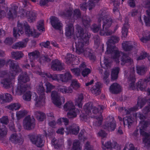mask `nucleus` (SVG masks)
<instances>
[{
  "mask_svg": "<svg viewBox=\"0 0 150 150\" xmlns=\"http://www.w3.org/2000/svg\"><path fill=\"white\" fill-rule=\"evenodd\" d=\"M17 29L16 28H13V35L15 37H16L17 35L20 36L19 33L22 34L24 32V29L25 33L29 36H32L34 38H37L40 34V33L35 32V30L31 29L29 25L27 22H23L22 23L18 22Z\"/></svg>",
  "mask_w": 150,
  "mask_h": 150,
  "instance_id": "f257e3e1",
  "label": "nucleus"
},
{
  "mask_svg": "<svg viewBox=\"0 0 150 150\" xmlns=\"http://www.w3.org/2000/svg\"><path fill=\"white\" fill-rule=\"evenodd\" d=\"M120 39L119 37L116 36H112L107 42V48H109L112 51V54L114 60L116 63H119L120 61L119 58L120 56L119 51L116 49V47L111 45V44H114L118 43Z\"/></svg>",
  "mask_w": 150,
  "mask_h": 150,
  "instance_id": "f03ea898",
  "label": "nucleus"
},
{
  "mask_svg": "<svg viewBox=\"0 0 150 150\" xmlns=\"http://www.w3.org/2000/svg\"><path fill=\"white\" fill-rule=\"evenodd\" d=\"M45 91L43 84H40L37 88V92L40 95L39 98H38V96L35 93L33 95V99L35 101V105L37 107L43 105L45 103Z\"/></svg>",
  "mask_w": 150,
  "mask_h": 150,
  "instance_id": "7ed1b4c3",
  "label": "nucleus"
},
{
  "mask_svg": "<svg viewBox=\"0 0 150 150\" xmlns=\"http://www.w3.org/2000/svg\"><path fill=\"white\" fill-rule=\"evenodd\" d=\"M100 18V23L103 22V26L102 29L109 28L112 23V19L109 16L106 14L105 12L100 11L97 16V18Z\"/></svg>",
  "mask_w": 150,
  "mask_h": 150,
  "instance_id": "20e7f679",
  "label": "nucleus"
},
{
  "mask_svg": "<svg viewBox=\"0 0 150 150\" xmlns=\"http://www.w3.org/2000/svg\"><path fill=\"white\" fill-rule=\"evenodd\" d=\"M9 66L10 69V74L13 76H15L18 73L22 71L21 69L19 67L18 63L16 61L11 59L7 61L6 66Z\"/></svg>",
  "mask_w": 150,
  "mask_h": 150,
  "instance_id": "39448f33",
  "label": "nucleus"
},
{
  "mask_svg": "<svg viewBox=\"0 0 150 150\" xmlns=\"http://www.w3.org/2000/svg\"><path fill=\"white\" fill-rule=\"evenodd\" d=\"M23 125L25 129L28 130L33 129L35 127V119L29 115L25 117L23 120Z\"/></svg>",
  "mask_w": 150,
  "mask_h": 150,
  "instance_id": "423d86ee",
  "label": "nucleus"
},
{
  "mask_svg": "<svg viewBox=\"0 0 150 150\" xmlns=\"http://www.w3.org/2000/svg\"><path fill=\"white\" fill-rule=\"evenodd\" d=\"M76 29L77 31V39H84L86 42H88L91 35L90 33L86 32L84 33L83 29L78 25H76Z\"/></svg>",
  "mask_w": 150,
  "mask_h": 150,
  "instance_id": "0eeeda50",
  "label": "nucleus"
},
{
  "mask_svg": "<svg viewBox=\"0 0 150 150\" xmlns=\"http://www.w3.org/2000/svg\"><path fill=\"white\" fill-rule=\"evenodd\" d=\"M108 121L106 122L103 126V128L108 131H113L116 126L114 118L112 116H109L107 117Z\"/></svg>",
  "mask_w": 150,
  "mask_h": 150,
  "instance_id": "6e6552de",
  "label": "nucleus"
},
{
  "mask_svg": "<svg viewBox=\"0 0 150 150\" xmlns=\"http://www.w3.org/2000/svg\"><path fill=\"white\" fill-rule=\"evenodd\" d=\"M28 137L32 143L38 147H42L43 146V141L39 135L30 134Z\"/></svg>",
  "mask_w": 150,
  "mask_h": 150,
  "instance_id": "1a4fd4ad",
  "label": "nucleus"
},
{
  "mask_svg": "<svg viewBox=\"0 0 150 150\" xmlns=\"http://www.w3.org/2000/svg\"><path fill=\"white\" fill-rule=\"evenodd\" d=\"M145 7L148 8L146 11L147 16H144V19L147 26H150V0H145L143 2Z\"/></svg>",
  "mask_w": 150,
  "mask_h": 150,
  "instance_id": "9d476101",
  "label": "nucleus"
},
{
  "mask_svg": "<svg viewBox=\"0 0 150 150\" xmlns=\"http://www.w3.org/2000/svg\"><path fill=\"white\" fill-rule=\"evenodd\" d=\"M78 41H76V52L79 54H81L84 51L83 46L84 43L85 44H88L89 43V40H88V42H86L85 41L84 39H77Z\"/></svg>",
  "mask_w": 150,
  "mask_h": 150,
  "instance_id": "9b49d317",
  "label": "nucleus"
},
{
  "mask_svg": "<svg viewBox=\"0 0 150 150\" xmlns=\"http://www.w3.org/2000/svg\"><path fill=\"white\" fill-rule=\"evenodd\" d=\"M150 81V76L144 79H140L137 83V89L138 90H146L147 83Z\"/></svg>",
  "mask_w": 150,
  "mask_h": 150,
  "instance_id": "f8f14e48",
  "label": "nucleus"
},
{
  "mask_svg": "<svg viewBox=\"0 0 150 150\" xmlns=\"http://www.w3.org/2000/svg\"><path fill=\"white\" fill-rule=\"evenodd\" d=\"M64 65L58 59H56L52 61L51 68L54 71H61L64 69Z\"/></svg>",
  "mask_w": 150,
  "mask_h": 150,
  "instance_id": "ddd939ff",
  "label": "nucleus"
},
{
  "mask_svg": "<svg viewBox=\"0 0 150 150\" xmlns=\"http://www.w3.org/2000/svg\"><path fill=\"white\" fill-rule=\"evenodd\" d=\"M50 22L52 26L55 29L61 31L62 26L58 18L55 17L50 18Z\"/></svg>",
  "mask_w": 150,
  "mask_h": 150,
  "instance_id": "4468645a",
  "label": "nucleus"
},
{
  "mask_svg": "<svg viewBox=\"0 0 150 150\" xmlns=\"http://www.w3.org/2000/svg\"><path fill=\"white\" fill-rule=\"evenodd\" d=\"M51 96L52 102L54 104L58 107H59L62 103L60 101L59 96L56 91H53L51 92Z\"/></svg>",
  "mask_w": 150,
  "mask_h": 150,
  "instance_id": "2eb2a0df",
  "label": "nucleus"
},
{
  "mask_svg": "<svg viewBox=\"0 0 150 150\" xmlns=\"http://www.w3.org/2000/svg\"><path fill=\"white\" fill-rule=\"evenodd\" d=\"M40 75L42 76L47 77L53 80L56 81L58 82H59L60 80L59 74H51L49 73H46L41 72L40 73Z\"/></svg>",
  "mask_w": 150,
  "mask_h": 150,
  "instance_id": "dca6fc26",
  "label": "nucleus"
},
{
  "mask_svg": "<svg viewBox=\"0 0 150 150\" xmlns=\"http://www.w3.org/2000/svg\"><path fill=\"white\" fill-rule=\"evenodd\" d=\"M133 62L132 59L129 57L127 54L123 53L120 59V64L121 65H124L126 63H128L131 65L133 63Z\"/></svg>",
  "mask_w": 150,
  "mask_h": 150,
  "instance_id": "f3484780",
  "label": "nucleus"
},
{
  "mask_svg": "<svg viewBox=\"0 0 150 150\" xmlns=\"http://www.w3.org/2000/svg\"><path fill=\"white\" fill-rule=\"evenodd\" d=\"M95 3L94 1H91L89 0L87 3L86 2L80 4V8L83 11L86 10L88 7L89 10H91L95 6Z\"/></svg>",
  "mask_w": 150,
  "mask_h": 150,
  "instance_id": "a211bd4d",
  "label": "nucleus"
},
{
  "mask_svg": "<svg viewBox=\"0 0 150 150\" xmlns=\"http://www.w3.org/2000/svg\"><path fill=\"white\" fill-rule=\"evenodd\" d=\"M18 7L16 6H13L9 9L7 13L8 18L9 19H13L16 18L17 16V11Z\"/></svg>",
  "mask_w": 150,
  "mask_h": 150,
  "instance_id": "6ab92c4d",
  "label": "nucleus"
},
{
  "mask_svg": "<svg viewBox=\"0 0 150 150\" xmlns=\"http://www.w3.org/2000/svg\"><path fill=\"white\" fill-rule=\"evenodd\" d=\"M68 132L73 134L76 135L79 131V127L76 124H73L66 128Z\"/></svg>",
  "mask_w": 150,
  "mask_h": 150,
  "instance_id": "aec40b11",
  "label": "nucleus"
},
{
  "mask_svg": "<svg viewBox=\"0 0 150 150\" xmlns=\"http://www.w3.org/2000/svg\"><path fill=\"white\" fill-rule=\"evenodd\" d=\"M110 91L113 94H117L121 91V87L116 83H112L109 88Z\"/></svg>",
  "mask_w": 150,
  "mask_h": 150,
  "instance_id": "412c9836",
  "label": "nucleus"
},
{
  "mask_svg": "<svg viewBox=\"0 0 150 150\" xmlns=\"http://www.w3.org/2000/svg\"><path fill=\"white\" fill-rule=\"evenodd\" d=\"M146 102V100L144 98H142L140 97H138L137 104L135 107L131 108L130 110H136L139 107L140 108H142L145 104Z\"/></svg>",
  "mask_w": 150,
  "mask_h": 150,
  "instance_id": "4be33fe9",
  "label": "nucleus"
},
{
  "mask_svg": "<svg viewBox=\"0 0 150 150\" xmlns=\"http://www.w3.org/2000/svg\"><path fill=\"white\" fill-rule=\"evenodd\" d=\"M101 87V83L97 82L96 83L95 85L93 86L91 89L92 93L96 96L100 94L101 92L100 90Z\"/></svg>",
  "mask_w": 150,
  "mask_h": 150,
  "instance_id": "5701e85b",
  "label": "nucleus"
},
{
  "mask_svg": "<svg viewBox=\"0 0 150 150\" xmlns=\"http://www.w3.org/2000/svg\"><path fill=\"white\" fill-rule=\"evenodd\" d=\"M7 129L6 126L1 125V140L3 138L4 140L2 142L4 143H6V135L7 134Z\"/></svg>",
  "mask_w": 150,
  "mask_h": 150,
  "instance_id": "b1692460",
  "label": "nucleus"
},
{
  "mask_svg": "<svg viewBox=\"0 0 150 150\" xmlns=\"http://www.w3.org/2000/svg\"><path fill=\"white\" fill-rule=\"evenodd\" d=\"M60 80L62 82H67L70 81L72 76L69 72L65 73L64 74H60Z\"/></svg>",
  "mask_w": 150,
  "mask_h": 150,
  "instance_id": "393cba45",
  "label": "nucleus"
},
{
  "mask_svg": "<svg viewBox=\"0 0 150 150\" xmlns=\"http://www.w3.org/2000/svg\"><path fill=\"white\" fill-rule=\"evenodd\" d=\"M74 33V27L73 24L71 23L68 25L66 29V35L70 38L71 36L73 35Z\"/></svg>",
  "mask_w": 150,
  "mask_h": 150,
  "instance_id": "a878e982",
  "label": "nucleus"
},
{
  "mask_svg": "<svg viewBox=\"0 0 150 150\" xmlns=\"http://www.w3.org/2000/svg\"><path fill=\"white\" fill-rule=\"evenodd\" d=\"M18 80L19 82L25 83L30 81V78L27 73L25 72L19 75Z\"/></svg>",
  "mask_w": 150,
  "mask_h": 150,
  "instance_id": "bb28decb",
  "label": "nucleus"
},
{
  "mask_svg": "<svg viewBox=\"0 0 150 150\" xmlns=\"http://www.w3.org/2000/svg\"><path fill=\"white\" fill-rule=\"evenodd\" d=\"M123 122L124 126L127 125L129 128L134 122V119L131 116H127L123 118Z\"/></svg>",
  "mask_w": 150,
  "mask_h": 150,
  "instance_id": "cd10ccee",
  "label": "nucleus"
},
{
  "mask_svg": "<svg viewBox=\"0 0 150 150\" xmlns=\"http://www.w3.org/2000/svg\"><path fill=\"white\" fill-rule=\"evenodd\" d=\"M122 47L123 49L126 51L131 50L133 48H135L136 45L133 46L131 43L128 41H125L122 43Z\"/></svg>",
  "mask_w": 150,
  "mask_h": 150,
  "instance_id": "c85d7f7f",
  "label": "nucleus"
},
{
  "mask_svg": "<svg viewBox=\"0 0 150 150\" xmlns=\"http://www.w3.org/2000/svg\"><path fill=\"white\" fill-rule=\"evenodd\" d=\"M9 139L14 144L21 143L22 142L21 139L15 133L11 135Z\"/></svg>",
  "mask_w": 150,
  "mask_h": 150,
  "instance_id": "c756f323",
  "label": "nucleus"
},
{
  "mask_svg": "<svg viewBox=\"0 0 150 150\" xmlns=\"http://www.w3.org/2000/svg\"><path fill=\"white\" fill-rule=\"evenodd\" d=\"M1 83L3 84V87L6 89L9 88L13 86L11 79L8 78L1 80Z\"/></svg>",
  "mask_w": 150,
  "mask_h": 150,
  "instance_id": "7c9ffc66",
  "label": "nucleus"
},
{
  "mask_svg": "<svg viewBox=\"0 0 150 150\" xmlns=\"http://www.w3.org/2000/svg\"><path fill=\"white\" fill-rule=\"evenodd\" d=\"M92 51L88 48H86L84 50V55L86 57H88L91 60H94L96 59V57L92 53Z\"/></svg>",
  "mask_w": 150,
  "mask_h": 150,
  "instance_id": "2f4dec72",
  "label": "nucleus"
},
{
  "mask_svg": "<svg viewBox=\"0 0 150 150\" xmlns=\"http://www.w3.org/2000/svg\"><path fill=\"white\" fill-rule=\"evenodd\" d=\"M26 17L27 18L28 21L31 23L35 21L36 18V15L35 13L32 11H27L26 13Z\"/></svg>",
  "mask_w": 150,
  "mask_h": 150,
  "instance_id": "473e14b6",
  "label": "nucleus"
},
{
  "mask_svg": "<svg viewBox=\"0 0 150 150\" xmlns=\"http://www.w3.org/2000/svg\"><path fill=\"white\" fill-rule=\"evenodd\" d=\"M114 146L113 144L111 143L110 142H108L104 144L103 142H102V148L104 150H111V148L115 147L117 146V143L115 142H113Z\"/></svg>",
  "mask_w": 150,
  "mask_h": 150,
  "instance_id": "72a5a7b5",
  "label": "nucleus"
},
{
  "mask_svg": "<svg viewBox=\"0 0 150 150\" xmlns=\"http://www.w3.org/2000/svg\"><path fill=\"white\" fill-rule=\"evenodd\" d=\"M34 115L36 119L39 121H42L45 118L46 115L45 114L40 111H35Z\"/></svg>",
  "mask_w": 150,
  "mask_h": 150,
  "instance_id": "f704fd0d",
  "label": "nucleus"
},
{
  "mask_svg": "<svg viewBox=\"0 0 150 150\" xmlns=\"http://www.w3.org/2000/svg\"><path fill=\"white\" fill-rule=\"evenodd\" d=\"M1 99L2 100L1 103L10 102L12 100V96L9 94L6 93L1 95Z\"/></svg>",
  "mask_w": 150,
  "mask_h": 150,
  "instance_id": "c9c22d12",
  "label": "nucleus"
},
{
  "mask_svg": "<svg viewBox=\"0 0 150 150\" xmlns=\"http://www.w3.org/2000/svg\"><path fill=\"white\" fill-rule=\"evenodd\" d=\"M79 112V110L75 108L71 109L68 111L67 115L69 118L72 119L76 117L78 113Z\"/></svg>",
  "mask_w": 150,
  "mask_h": 150,
  "instance_id": "e433bc0d",
  "label": "nucleus"
},
{
  "mask_svg": "<svg viewBox=\"0 0 150 150\" xmlns=\"http://www.w3.org/2000/svg\"><path fill=\"white\" fill-rule=\"evenodd\" d=\"M137 73L139 75H142L145 74L147 71V67L144 66H137L136 67Z\"/></svg>",
  "mask_w": 150,
  "mask_h": 150,
  "instance_id": "4c0bfd02",
  "label": "nucleus"
},
{
  "mask_svg": "<svg viewBox=\"0 0 150 150\" xmlns=\"http://www.w3.org/2000/svg\"><path fill=\"white\" fill-rule=\"evenodd\" d=\"M120 69L119 67H117L112 70L111 74L112 81L115 80L117 79Z\"/></svg>",
  "mask_w": 150,
  "mask_h": 150,
  "instance_id": "58836bf2",
  "label": "nucleus"
},
{
  "mask_svg": "<svg viewBox=\"0 0 150 150\" xmlns=\"http://www.w3.org/2000/svg\"><path fill=\"white\" fill-rule=\"evenodd\" d=\"M21 107V104L19 103H11L10 105L5 107L6 108L11 110L13 111L14 110H16L19 109Z\"/></svg>",
  "mask_w": 150,
  "mask_h": 150,
  "instance_id": "ea45409f",
  "label": "nucleus"
},
{
  "mask_svg": "<svg viewBox=\"0 0 150 150\" xmlns=\"http://www.w3.org/2000/svg\"><path fill=\"white\" fill-rule=\"evenodd\" d=\"M116 29H115L114 31L109 29V28H105L104 29H100V34L101 35H104L105 34L106 35H110L114 33Z\"/></svg>",
  "mask_w": 150,
  "mask_h": 150,
  "instance_id": "a19ab883",
  "label": "nucleus"
},
{
  "mask_svg": "<svg viewBox=\"0 0 150 150\" xmlns=\"http://www.w3.org/2000/svg\"><path fill=\"white\" fill-rule=\"evenodd\" d=\"M11 54L12 58L16 60L20 59L23 56V54L21 51L12 52Z\"/></svg>",
  "mask_w": 150,
  "mask_h": 150,
  "instance_id": "79ce46f5",
  "label": "nucleus"
},
{
  "mask_svg": "<svg viewBox=\"0 0 150 150\" xmlns=\"http://www.w3.org/2000/svg\"><path fill=\"white\" fill-rule=\"evenodd\" d=\"M91 20L88 16H86L82 19L83 24L86 28H88L90 27Z\"/></svg>",
  "mask_w": 150,
  "mask_h": 150,
  "instance_id": "37998d69",
  "label": "nucleus"
},
{
  "mask_svg": "<svg viewBox=\"0 0 150 150\" xmlns=\"http://www.w3.org/2000/svg\"><path fill=\"white\" fill-rule=\"evenodd\" d=\"M98 19V25L94 24L91 27V28L92 30L94 33L97 32L99 30H100L101 25V23H100V18H97Z\"/></svg>",
  "mask_w": 150,
  "mask_h": 150,
  "instance_id": "c03bdc74",
  "label": "nucleus"
},
{
  "mask_svg": "<svg viewBox=\"0 0 150 150\" xmlns=\"http://www.w3.org/2000/svg\"><path fill=\"white\" fill-rule=\"evenodd\" d=\"M83 99V96L82 93L79 95L78 97L75 101V105L79 108H81L82 106V101Z\"/></svg>",
  "mask_w": 150,
  "mask_h": 150,
  "instance_id": "a18cd8bd",
  "label": "nucleus"
},
{
  "mask_svg": "<svg viewBox=\"0 0 150 150\" xmlns=\"http://www.w3.org/2000/svg\"><path fill=\"white\" fill-rule=\"evenodd\" d=\"M58 91L64 93H71L73 91L72 89L70 87L67 88L65 86H62L59 87L58 88Z\"/></svg>",
  "mask_w": 150,
  "mask_h": 150,
  "instance_id": "49530a36",
  "label": "nucleus"
},
{
  "mask_svg": "<svg viewBox=\"0 0 150 150\" xmlns=\"http://www.w3.org/2000/svg\"><path fill=\"white\" fill-rule=\"evenodd\" d=\"M93 106L91 102H89L86 103L83 107V109L85 112L88 114L91 112L93 109Z\"/></svg>",
  "mask_w": 150,
  "mask_h": 150,
  "instance_id": "de8ad7c7",
  "label": "nucleus"
},
{
  "mask_svg": "<svg viewBox=\"0 0 150 150\" xmlns=\"http://www.w3.org/2000/svg\"><path fill=\"white\" fill-rule=\"evenodd\" d=\"M27 86L25 84H19L18 86L16 92L21 93H24L27 90Z\"/></svg>",
  "mask_w": 150,
  "mask_h": 150,
  "instance_id": "09e8293b",
  "label": "nucleus"
},
{
  "mask_svg": "<svg viewBox=\"0 0 150 150\" xmlns=\"http://www.w3.org/2000/svg\"><path fill=\"white\" fill-rule=\"evenodd\" d=\"M72 10L69 8L65 10L64 11L61 13V15L65 17L70 18L72 15Z\"/></svg>",
  "mask_w": 150,
  "mask_h": 150,
  "instance_id": "8fccbe9b",
  "label": "nucleus"
},
{
  "mask_svg": "<svg viewBox=\"0 0 150 150\" xmlns=\"http://www.w3.org/2000/svg\"><path fill=\"white\" fill-rule=\"evenodd\" d=\"M128 22H125V23L124 24L122 31V37L124 38L126 37L128 33Z\"/></svg>",
  "mask_w": 150,
  "mask_h": 150,
  "instance_id": "3c124183",
  "label": "nucleus"
},
{
  "mask_svg": "<svg viewBox=\"0 0 150 150\" xmlns=\"http://www.w3.org/2000/svg\"><path fill=\"white\" fill-rule=\"evenodd\" d=\"M64 108L66 111H69L71 109L75 108L73 103L71 101L67 102L64 105Z\"/></svg>",
  "mask_w": 150,
  "mask_h": 150,
  "instance_id": "603ef678",
  "label": "nucleus"
},
{
  "mask_svg": "<svg viewBox=\"0 0 150 150\" xmlns=\"http://www.w3.org/2000/svg\"><path fill=\"white\" fill-rule=\"evenodd\" d=\"M40 55L39 52L38 50H35L28 54V56L30 58L31 57L33 59L37 58Z\"/></svg>",
  "mask_w": 150,
  "mask_h": 150,
  "instance_id": "864d4df0",
  "label": "nucleus"
},
{
  "mask_svg": "<svg viewBox=\"0 0 150 150\" xmlns=\"http://www.w3.org/2000/svg\"><path fill=\"white\" fill-rule=\"evenodd\" d=\"M74 57V55L72 54H68L67 56L65 57L66 63L69 65L71 64Z\"/></svg>",
  "mask_w": 150,
  "mask_h": 150,
  "instance_id": "5fc2aeb1",
  "label": "nucleus"
},
{
  "mask_svg": "<svg viewBox=\"0 0 150 150\" xmlns=\"http://www.w3.org/2000/svg\"><path fill=\"white\" fill-rule=\"evenodd\" d=\"M40 62L45 63H49L51 61V59L47 55H42L40 59Z\"/></svg>",
  "mask_w": 150,
  "mask_h": 150,
  "instance_id": "6e6d98bb",
  "label": "nucleus"
},
{
  "mask_svg": "<svg viewBox=\"0 0 150 150\" xmlns=\"http://www.w3.org/2000/svg\"><path fill=\"white\" fill-rule=\"evenodd\" d=\"M72 149L73 150H81L80 142L78 140H75L74 141Z\"/></svg>",
  "mask_w": 150,
  "mask_h": 150,
  "instance_id": "4d7b16f0",
  "label": "nucleus"
},
{
  "mask_svg": "<svg viewBox=\"0 0 150 150\" xmlns=\"http://www.w3.org/2000/svg\"><path fill=\"white\" fill-rule=\"evenodd\" d=\"M37 30L40 32H42L45 31L44 26V21L43 20H40L38 22L37 26Z\"/></svg>",
  "mask_w": 150,
  "mask_h": 150,
  "instance_id": "13d9d810",
  "label": "nucleus"
},
{
  "mask_svg": "<svg viewBox=\"0 0 150 150\" xmlns=\"http://www.w3.org/2000/svg\"><path fill=\"white\" fill-rule=\"evenodd\" d=\"M27 113V112L26 110H22L19 112H18L16 113V115L17 118L18 119H19L26 115Z\"/></svg>",
  "mask_w": 150,
  "mask_h": 150,
  "instance_id": "bf43d9fd",
  "label": "nucleus"
},
{
  "mask_svg": "<svg viewBox=\"0 0 150 150\" xmlns=\"http://www.w3.org/2000/svg\"><path fill=\"white\" fill-rule=\"evenodd\" d=\"M24 43L23 42L21 41L17 42L14 45H13L12 46V48L14 49H20V48H23L25 47Z\"/></svg>",
  "mask_w": 150,
  "mask_h": 150,
  "instance_id": "052dcab7",
  "label": "nucleus"
},
{
  "mask_svg": "<svg viewBox=\"0 0 150 150\" xmlns=\"http://www.w3.org/2000/svg\"><path fill=\"white\" fill-rule=\"evenodd\" d=\"M31 96V93L30 91H28L23 96V98L24 100L28 101H30Z\"/></svg>",
  "mask_w": 150,
  "mask_h": 150,
  "instance_id": "680f3d73",
  "label": "nucleus"
},
{
  "mask_svg": "<svg viewBox=\"0 0 150 150\" xmlns=\"http://www.w3.org/2000/svg\"><path fill=\"white\" fill-rule=\"evenodd\" d=\"M150 40V32L146 33L144 36L141 38L140 40L143 42H146L147 41Z\"/></svg>",
  "mask_w": 150,
  "mask_h": 150,
  "instance_id": "e2e57ef3",
  "label": "nucleus"
},
{
  "mask_svg": "<svg viewBox=\"0 0 150 150\" xmlns=\"http://www.w3.org/2000/svg\"><path fill=\"white\" fill-rule=\"evenodd\" d=\"M9 122V120L8 116H4L1 118V125H7Z\"/></svg>",
  "mask_w": 150,
  "mask_h": 150,
  "instance_id": "0e129e2a",
  "label": "nucleus"
},
{
  "mask_svg": "<svg viewBox=\"0 0 150 150\" xmlns=\"http://www.w3.org/2000/svg\"><path fill=\"white\" fill-rule=\"evenodd\" d=\"M51 143L56 149H59L61 147V145L58 143V140L54 138L52 140Z\"/></svg>",
  "mask_w": 150,
  "mask_h": 150,
  "instance_id": "69168bd1",
  "label": "nucleus"
},
{
  "mask_svg": "<svg viewBox=\"0 0 150 150\" xmlns=\"http://www.w3.org/2000/svg\"><path fill=\"white\" fill-rule=\"evenodd\" d=\"M74 12L73 17L74 18H78L81 17V14L79 9H76L74 11Z\"/></svg>",
  "mask_w": 150,
  "mask_h": 150,
  "instance_id": "338daca9",
  "label": "nucleus"
},
{
  "mask_svg": "<svg viewBox=\"0 0 150 150\" xmlns=\"http://www.w3.org/2000/svg\"><path fill=\"white\" fill-rule=\"evenodd\" d=\"M96 120L93 123V125L95 126H100L102 122V119L100 117H96Z\"/></svg>",
  "mask_w": 150,
  "mask_h": 150,
  "instance_id": "774afa93",
  "label": "nucleus"
}]
</instances>
